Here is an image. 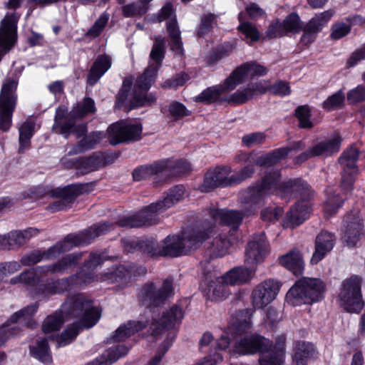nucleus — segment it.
I'll list each match as a JSON object with an SVG mask.
<instances>
[{
    "label": "nucleus",
    "mask_w": 365,
    "mask_h": 365,
    "mask_svg": "<svg viewBox=\"0 0 365 365\" xmlns=\"http://www.w3.org/2000/svg\"><path fill=\"white\" fill-rule=\"evenodd\" d=\"M299 193L302 197H309L311 190L309 185L299 180H287L279 182V174L274 172L266 176L259 187L253 188L249 192L250 200L245 203L246 214L237 211L213 210L211 215L216 223L237 227L245 215H251L262 205L264 196L275 194L282 199H287Z\"/></svg>",
    "instance_id": "nucleus-1"
},
{
    "label": "nucleus",
    "mask_w": 365,
    "mask_h": 365,
    "mask_svg": "<svg viewBox=\"0 0 365 365\" xmlns=\"http://www.w3.org/2000/svg\"><path fill=\"white\" fill-rule=\"evenodd\" d=\"M165 40L157 38L150 52V61L144 73L135 81L133 90L130 88L133 84L132 78H125L123 81V87L118 94V103L119 107L126 104L129 101L130 108L153 104L155 96L152 93L145 94L154 82L158 68L164 58Z\"/></svg>",
    "instance_id": "nucleus-2"
},
{
    "label": "nucleus",
    "mask_w": 365,
    "mask_h": 365,
    "mask_svg": "<svg viewBox=\"0 0 365 365\" xmlns=\"http://www.w3.org/2000/svg\"><path fill=\"white\" fill-rule=\"evenodd\" d=\"M244 319L237 324L238 335L234 346V352L240 354H262L260 365H283L284 359L285 336L281 335L276 339L274 349H268L269 341L267 339L255 334L245 331L251 326V318L248 312H244Z\"/></svg>",
    "instance_id": "nucleus-3"
},
{
    "label": "nucleus",
    "mask_w": 365,
    "mask_h": 365,
    "mask_svg": "<svg viewBox=\"0 0 365 365\" xmlns=\"http://www.w3.org/2000/svg\"><path fill=\"white\" fill-rule=\"evenodd\" d=\"M267 70L263 66L255 62H247L235 69L222 84L211 86L204 90L200 95L195 97V101L205 103H232L228 101L230 95L225 93L233 91L239 84L245 81L264 76Z\"/></svg>",
    "instance_id": "nucleus-4"
},
{
    "label": "nucleus",
    "mask_w": 365,
    "mask_h": 365,
    "mask_svg": "<svg viewBox=\"0 0 365 365\" xmlns=\"http://www.w3.org/2000/svg\"><path fill=\"white\" fill-rule=\"evenodd\" d=\"M73 313L79 317V322L68 327L59 337L56 342L58 346L69 344L78 335L81 329H88L94 326L99 320L101 312L98 308L87 300L83 295H78L73 304Z\"/></svg>",
    "instance_id": "nucleus-5"
},
{
    "label": "nucleus",
    "mask_w": 365,
    "mask_h": 365,
    "mask_svg": "<svg viewBox=\"0 0 365 365\" xmlns=\"http://www.w3.org/2000/svg\"><path fill=\"white\" fill-rule=\"evenodd\" d=\"M184 192L182 186H176L170 190L163 201L150 205L135 215L122 218L118 224L121 227H138L154 224L156 222V214L166 210L179 202L183 197Z\"/></svg>",
    "instance_id": "nucleus-6"
},
{
    "label": "nucleus",
    "mask_w": 365,
    "mask_h": 365,
    "mask_svg": "<svg viewBox=\"0 0 365 365\" xmlns=\"http://www.w3.org/2000/svg\"><path fill=\"white\" fill-rule=\"evenodd\" d=\"M111 225L108 222L99 223L90 227L86 231V239L82 235H68L63 241L59 242L51 247L47 253L40 254L38 252H34L31 255L24 257L21 262L24 265H31L37 263L43 259H48L52 257H56L60 252L69 250L73 247L81 245L88 243L90 240L93 239L109 230Z\"/></svg>",
    "instance_id": "nucleus-7"
},
{
    "label": "nucleus",
    "mask_w": 365,
    "mask_h": 365,
    "mask_svg": "<svg viewBox=\"0 0 365 365\" xmlns=\"http://www.w3.org/2000/svg\"><path fill=\"white\" fill-rule=\"evenodd\" d=\"M325 287L318 278L303 277L299 279L288 291L286 301L293 306L311 304L324 298Z\"/></svg>",
    "instance_id": "nucleus-8"
},
{
    "label": "nucleus",
    "mask_w": 365,
    "mask_h": 365,
    "mask_svg": "<svg viewBox=\"0 0 365 365\" xmlns=\"http://www.w3.org/2000/svg\"><path fill=\"white\" fill-rule=\"evenodd\" d=\"M252 173V168L247 166L242 170L240 177L235 178L233 175L230 176L231 170L227 167L212 168L206 173L200 189L202 192H208L218 187L231 185L249 177Z\"/></svg>",
    "instance_id": "nucleus-9"
},
{
    "label": "nucleus",
    "mask_w": 365,
    "mask_h": 365,
    "mask_svg": "<svg viewBox=\"0 0 365 365\" xmlns=\"http://www.w3.org/2000/svg\"><path fill=\"white\" fill-rule=\"evenodd\" d=\"M195 230L184 233L182 237L173 235L167 237L161 243L158 251L160 255L178 257L200 246V240L196 241Z\"/></svg>",
    "instance_id": "nucleus-10"
},
{
    "label": "nucleus",
    "mask_w": 365,
    "mask_h": 365,
    "mask_svg": "<svg viewBox=\"0 0 365 365\" xmlns=\"http://www.w3.org/2000/svg\"><path fill=\"white\" fill-rule=\"evenodd\" d=\"M17 81L7 79L2 86L0 93V130L6 131L11 125L12 113L15 108L17 96Z\"/></svg>",
    "instance_id": "nucleus-11"
},
{
    "label": "nucleus",
    "mask_w": 365,
    "mask_h": 365,
    "mask_svg": "<svg viewBox=\"0 0 365 365\" xmlns=\"http://www.w3.org/2000/svg\"><path fill=\"white\" fill-rule=\"evenodd\" d=\"M210 227L195 230L196 241L200 240V245L203 244L209 255L212 257H220L229 252L232 242L227 239L225 235L212 233Z\"/></svg>",
    "instance_id": "nucleus-12"
},
{
    "label": "nucleus",
    "mask_w": 365,
    "mask_h": 365,
    "mask_svg": "<svg viewBox=\"0 0 365 365\" xmlns=\"http://www.w3.org/2000/svg\"><path fill=\"white\" fill-rule=\"evenodd\" d=\"M142 127L140 124H131L119 121L108 128V139L111 144L116 145L128 140H138L140 138Z\"/></svg>",
    "instance_id": "nucleus-13"
},
{
    "label": "nucleus",
    "mask_w": 365,
    "mask_h": 365,
    "mask_svg": "<svg viewBox=\"0 0 365 365\" xmlns=\"http://www.w3.org/2000/svg\"><path fill=\"white\" fill-rule=\"evenodd\" d=\"M81 257V254H72L68 255L66 257L63 259V265L61 263L58 264H54L52 266H48L46 267H38L35 269H32L31 270L24 272L19 276L14 277L11 279V284H19L24 283L31 284L35 281L36 279H38L42 273H46L48 272H61L65 269L68 264H71L74 261L80 259Z\"/></svg>",
    "instance_id": "nucleus-14"
},
{
    "label": "nucleus",
    "mask_w": 365,
    "mask_h": 365,
    "mask_svg": "<svg viewBox=\"0 0 365 365\" xmlns=\"http://www.w3.org/2000/svg\"><path fill=\"white\" fill-rule=\"evenodd\" d=\"M201 289L206 297L214 302L225 299L230 294L227 284L217 272L207 274L201 283Z\"/></svg>",
    "instance_id": "nucleus-15"
},
{
    "label": "nucleus",
    "mask_w": 365,
    "mask_h": 365,
    "mask_svg": "<svg viewBox=\"0 0 365 365\" xmlns=\"http://www.w3.org/2000/svg\"><path fill=\"white\" fill-rule=\"evenodd\" d=\"M280 289L278 281L269 279L255 287L252 293V305L256 309H262L274 301Z\"/></svg>",
    "instance_id": "nucleus-16"
},
{
    "label": "nucleus",
    "mask_w": 365,
    "mask_h": 365,
    "mask_svg": "<svg viewBox=\"0 0 365 365\" xmlns=\"http://www.w3.org/2000/svg\"><path fill=\"white\" fill-rule=\"evenodd\" d=\"M167 20V31L171 39V49L175 53L180 54L182 52L180 31L175 16L173 6L170 3L166 4L160 10L158 17V21Z\"/></svg>",
    "instance_id": "nucleus-17"
},
{
    "label": "nucleus",
    "mask_w": 365,
    "mask_h": 365,
    "mask_svg": "<svg viewBox=\"0 0 365 365\" xmlns=\"http://www.w3.org/2000/svg\"><path fill=\"white\" fill-rule=\"evenodd\" d=\"M268 253V243L264 234L255 236L248 243L245 252V266L256 269Z\"/></svg>",
    "instance_id": "nucleus-18"
},
{
    "label": "nucleus",
    "mask_w": 365,
    "mask_h": 365,
    "mask_svg": "<svg viewBox=\"0 0 365 365\" xmlns=\"http://www.w3.org/2000/svg\"><path fill=\"white\" fill-rule=\"evenodd\" d=\"M173 294V282L168 279L164 281L160 289H156L153 284H150L141 290L142 300L147 305L158 306Z\"/></svg>",
    "instance_id": "nucleus-19"
},
{
    "label": "nucleus",
    "mask_w": 365,
    "mask_h": 365,
    "mask_svg": "<svg viewBox=\"0 0 365 365\" xmlns=\"http://www.w3.org/2000/svg\"><path fill=\"white\" fill-rule=\"evenodd\" d=\"M341 141L340 136L338 134H334L328 139L320 141L312 146L307 152L302 154L299 159L302 162L309 157L331 155L339 150Z\"/></svg>",
    "instance_id": "nucleus-20"
},
{
    "label": "nucleus",
    "mask_w": 365,
    "mask_h": 365,
    "mask_svg": "<svg viewBox=\"0 0 365 365\" xmlns=\"http://www.w3.org/2000/svg\"><path fill=\"white\" fill-rule=\"evenodd\" d=\"M359 152L355 147H351L344 151L339 159L341 165L344 167L341 186L345 190H349L354 182V175L356 173L355 163L358 158Z\"/></svg>",
    "instance_id": "nucleus-21"
},
{
    "label": "nucleus",
    "mask_w": 365,
    "mask_h": 365,
    "mask_svg": "<svg viewBox=\"0 0 365 365\" xmlns=\"http://www.w3.org/2000/svg\"><path fill=\"white\" fill-rule=\"evenodd\" d=\"M343 240L349 247H353L360 240L362 233V220L359 213L355 212L349 215L344 220Z\"/></svg>",
    "instance_id": "nucleus-22"
},
{
    "label": "nucleus",
    "mask_w": 365,
    "mask_h": 365,
    "mask_svg": "<svg viewBox=\"0 0 365 365\" xmlns=\"http://www.w3.org/2000/svg\"><path fill=\"white\" fill-rule=\"evenodd\" d=\"M66 113V110L63 107L56 110L53 128L56 133L63 135L66 138L71 133H74L77 138H80L86 132V126L85 125L75 126L71 119L64 118Z\"/></svg>",
    "instance_id": "nucleus-23"
},
{
    "label": "nucleus",
    "mask_w": 365,
    "mask_h": 365,
    "mask_svg": "<svg viewBox=\"0 0 365 365\" xmlns=\"http://www.w3.org/2000/svg\"><path fill=\"white\" fill-rule=\"evenodd\" d=\"M183 318V313L180 308L177 306L172 307L170 309L163 312L160 321L154 322L150 326L152 334L158 336L165 329L174 327L180 323Z\"/></svg>",
    "instance_id": "nucleus-24"
},
{
    "label": "nucleus",
    "mask_w": 365,
    "mask_h": 365,
    "mask_svg": "<svg viewBox=\"0 0 365 365\" xmlns=\"http://www.w3.org/2000/svg\"><path fill=\"white\" fill-rule=\"evenodd\" d=\"M311 206L309 202L302 200L298 202L287 212L283 220V226L286 227H294L302 224L309 216Z\"/></svg>",
    "instance_id": "nucleus-25"
},
{
    "label": "nucleus",
    "mask_w": 365,
    "mask_h": 365,
    "mask_svg": "<svg viewBox=\"0 0 365 365\" xmlns=\"http://www.w3.org/2000/svg\"><path fill=\"white\" fill-rule=\"evenodd\" d=\"M334 235L329 232H321L316 237L315 250L311 258V263L316 264L322 260L324 257L334 247Z\"/></svg>",
    "instance_id": "nucleus-26"
},
{
    "label": "nucleus",
    "mask_w": 365,
    "mask_h": 365,
    "mask_svg": "<svg viewBox=\"0 0 365 365\" xmlns=\"http://www.w3.org/2000/svg\"><path fill=\"white\" fill-rule=\"evenodd\" d=\"M270 89L269 85L266 82H258L250 84L246 87L239 88L236 92L231 94L228 101H233L234 103L240 104L247 102L257 95L264 93Z\"/></svg>",
    "instance_id": "nucleus-27"
},
{
    "label": "nucleus",
    "mask_w": 365,
    "mask_h": 365,
    "mask_svg": "<svg viewBox=\"0 0 365 365\" xmlns=\"http://www.w3.org/2000/svg\"><path fill=\"white\" fill-rule=\"evenodd\" d=\"M123 344H115L106 349L102 354L88 361L85 365H111L128 352Z\"/></svg>",
    "instance_id": "nucleus-28"
},
{
    "label": "nucleus",
    "mask_w": 365,
    "mask_h": 365,
    "mask_svg": "<svg viewBox=\"0 0 365 365\" xmlns=\"http://www.w3.org/2000/svg\"><path fill=\"white\" fill-rule=\"evenodd\" d=\"M255 270L251 269L250 266L237 267L230 269L222 277L227 285H240L248 282L252 278Z\"/></svg>",
    "instance_id": "nucleus-29"
},
{
    "label": "nucleus",
    "mask_w": 365,
    "mask_h": 365,
    "mask_svg": "<svg viewBox=\"0 0 365 365\" xmlns=\"http://www.w3.org/2000/svg\"><path fill=\"white\" fill-rule=\"evenodd\" d=\"M279 263L295 275L302 273L304 262L299 251L292 250L279 257Z\"/></svg>",
    "instance_id": "nucleus-30"
},
{
    "label": "nucleus",
    "mask_w": 365,
    "mask_h": 365,
    "mask_svg": "<svg viewBox=\"0 0 365 365\" xmlns=\"http://www.w3.org/2000/svg\"><path fill=\"white\" fill-rule=\"evenodd\" d=\"M62 164L68 168H76L80 173L85 174L98 169L101 164V159L99 155L88 158H76L68 162L63 158Z\"/></svg>",
    "instance_id": "nucleus-31"
},
{
    "label": "nucleus",
    "mask_w": 365,
    "mask_h": 365,
    "mask_svg": "<svg viewBox=\"0 0 365 365\" xmlns=\"http://www.w3.org/2000/svg\"><path fill=\"white\" fill-rule=\"evenodd\" d=\"M338 298L341 307L350 313L360 312L364 305L362 294H355L340 289Z\"/></svg>",
    "instance_id": "nucleus-32"
},
{
    "label": "nucleus",
    "mask_w": 365,
    "mask_h": 365,
    "mask_svg": "<svg viewBox=\"0 0 365 365\" xmlns=\"http://www.w3.org/2000/svg\"><path fill=\"white\" fill-rule=\"evenodd\" d=\"M111 58L108 55L99 56L90 71L88 83L94 85L111 66Z\"/></svg>",
    "instance_id": "nucleus-33"
},
{
    "label": "nucleus",
    "mask_w": 365,
    "mask_h": 365,
    "mask_svg": "<svg viewBox=\"0 0 365 365\" xmlns=\"http://www.w3.org/2000/svg\"><path fill=\"white\" fill-rule=\"evenodd\" d=\"M31 355L43 364L51 365L53 358L46 339H41L30 346Z\"/></svg>",
    "instance_id": "nucleus-34"
},
{
    "label": "nucleus",
    "mask_w": 365,
    "mask_h": 365,
    "mask_svg": "<svg viewBox=\"0 0 365 365\" xmlns=\"http://www.w3.org/2000/svg\"><path fill=\"white\" fill-rule=\"evenodd\" d=\"M144 324L138 321H130L120 326L112 335L113 341H123L141 330Z\"/></svg>",
    "instance_id": "nucleus-35"
},
{
    "label": "nucleus",
    "mask_w": 365,
    "mask_h": 365,
    "mask_svg": "<svg viewBox=\"0 0 365 365\" xmlns=\"http://www.w3.org/2000/svg\"><path fill=\"white\" fill-rule=\"evenodd\" d=\"M315 354V350L312 344L304 341L297 343L294 360L297 365H306L309 359Z\"/></svg>",
    "instance_id": "nucleus-36"
},
{
    "label": "nucleus",
    "mask_w": 365,
    "mask_h": 365,
    "mask_svg": "<svg viewBox=\"0 0 365 365\" xmlns=\"http://www.w3.org/2000/svg\"><path fill=\"white\" fill-rule=\"evenodd\" d=\"M34 129L35 124L31 120L24 122L19 128V150L21 152L29 148Z\"/></svg>",
    "instance_id": "nucleus-37"
},
{
    "label": "nucleus",
    "mask_w": 365,
    "mask_h": 365,
    "mask_svg": "<svg viewBox=\"0 0 365 365\" xmlns=\"http://www.w3.org/2000/svg\"><path fill=\"white\" fill-rule=\"evenodd\" d=\"M103 136V133L101 132L92 133L89 135L84 138L82 140H81L77 146L69 151V153L77 154L78 153L83 152L85 150L92 148L96 143L100 142Z\"/></svg>",
    "instance_id": "nucleus-38"
},
{
    "label": "nucleus",
    "mask_w": 365,
    "mask_h": 365,
    "mask_svg": "<svg viewBox=\"0 0 365 365\" xmlns=\"http://www.w3.org/2000/svg\"><path fill=\"white\" fill-rule=\"evenodd\" d=\"M289 150L290 149L288 148H282L275 150L271 153L261 155L257 160V165L259 166H265L275 164L282 158L286 156L288 154Z\"/></svg>",
    "instance_id": "nucleus-39"
},
{
    "label": "nucleus",
    "mask_w": 365,
    "mask_h": 365,
    "mask_svg": "<svg viewBox=\"0 0 365 365\" xmlns=\"http://www.w3.org/2000/svg\"><path fill=\"white\" fill-rule=\"evenodd\" d=\"M334 14V10H327L316 14L307 24L309 29L319 33L327 24Z\"/></svg>",
    "instance_id": "nucleus-40"
},
{
    "label": "nucleus",
    "mask_w": 365,
    "mask_h": 365,
    "mask_svg": "<svg viewBox=\"0 0 365 365\" xmlns=\"http://www.w3.org/2000/svg\"><path fill=\"white\" fill-rule=\"evenodd\" d=\"M38 306L36 304L29 305L21 310L14 314L10 321L12 323L19 322L22 324L30 325V320L37 311Z\"/></svg>",
    "instance_id": "nucleus-41"
},
{
    "label": "nucleus",
    "mask_w": 365,
    "mask_h": 365,
    "mask_svg": "<svg viewBox=\"0 0 365 365\" xmlns=\"http://www.w3.org/2000/svg\"><path fill=\"white\" fill-rule=\"evenodd\" d=\"M96 111L94 101L90 98H84L79 102L71 111V118H82Z\"/></svg>",
    "instance_id": "nucleus-42"
},
{
    "label": "nucleus",
    "mask_w": 365,
    "mask_h": 365,
    "mask_svg": "<svg viewBox=\"0 0 365 365\" xmlns=\"http://www.w3.org/2000/svg\"><path fill=\"white\" fill-rule=\"evenodd\" d=\"M164 113L172 120H177L190 115V111L186 107L179 102H172L164 108Z\"/></svg>",
    "instance_id": "nucleus-43"
},
{
    "label": "nucleus",
    "mask_w": 365,
    "mask_h": 365,
    "mask_svg": "<svg viewBox=\"0 0 365 365\" xmlns=\"http://www.w3.org/2000/svg\"><path fill=\"white\" fill-rule=\"evenodd\" d=\"M164 165L158 163H155L151 165L142 166L136 168L133 172V179L136 181H140L146 179L153 174H157L163 170Z\"/></svg>",
    "instance_id": "nucleus-44"
},
{
    "label": "nucleus",
    "mask_w": 365,
    "mask_h": 365,
    "mask_svg": "<svg viewBox=\"0 0 365 365\" xmlns=\"http://www.w3.org/2000/svg\"><path fill=\"white\" fill-rule=\"evenodd\" d=\"M363 279L358 275H352L345 279L341 284L340 289L352 292L355 294H362L361 285Z\"/></svg>",
    "instance_id": "nucleus-45"
},
{
    "label": "nucleus",
    "mask_w": 365,
    "mask_h": 365,
    "mask_svg": "<svg viewBox=\"0 0 365 365\" xmlns=\"http://www.w3.org/2000/svg\"><path fill=\"white\" fill-rule=\"evenodd\" d=\"M38 230L35 228H29L24 231H15L9 233L11 241L13 243V247L24 244L26 241L29 240L32 236L36 235Z\"/></svg>",
    "instance_id": "nucleus-46"
},
{
    "label": "nucleus",
    "mask_w": 365,
    "mask_h": 365,
    "mask_svg": "<svg viewBox=\"0 0 365 365\" xmlns=\"http://www.w3.org/2000/svg\"><path fill=\"white\" fill-rule=\"evenodd\" d=\"M63 323L61 314L55 313L53 315L48 317L43 324V332L48 334L58 330Z\"/></svg>",
    "instance_id": "nucleus-47"
},
{
    "label": "nucleus",
    "mask_w": 365,
    "mask_h": 365,
    "mask_svg": "<svg viewBox=\"0 0 365 365\" xmlns=\"http://www.w3.org/2000/svg\"><path fill=\"white\" fill-rule=\"evenodd\" d=\"M151 0H140V5L129 4L123 7V14L125 16H133L144 14L148 9V4Z\"/></svg>",
    "instance_id": "nucleus-48"
},
{
    "label": "nucleus",
    "mask_w": 365,
    "mask_h": 365,
    "mask_svg": "<svg viewBox=\"0 0 365 365\" xmlns=\"http://www.w3.org/2000/svg\"><path fill=\"white\" fill-rule=\"evenodd\" d=\"M239 31L243 34L251 42L257 41L260 34L257 27L250 22H241L238 26Z\"/></svg>",
    "instance_id": "nucleus-49"
},
{
    "label": "nucleus",
    "mask_w": 365,
    "mask_h": 365,
    "mask_svg": "<svg viewBox=\"0 0 365 365\" xmlns=\"http://www.w3.org/2000/svg\"><path fill=\"white\" fill-rule=\"evenodd\" d=\"M342 205V200L336 195L329 196L324 204V211L326 217L334 215Z\"/></svg>",
    "instance_id": "nucleus-50"
},
{
    "label": "nucleus",
    "mask_w": 365,
    "mask_h": 365,
    "mask_svg": "<svg viewBox=\"0 0 365 365\" xmlns=\"http://www.w3.org/2000/svg\"><path fill=\"white\" fill-rule=\"evenodd\" d=\"M344 101V95L341 91H339L330 97H329L324 103L323 107L329 110L337 109L341 107Z\"/></svg>",
    "instance_id": "nucleus-51"
},
{
    "label": "nucleus",
    "mask_w": 365,
    "mask_h": 365,
    "mask_svg": "<svg viewBox=\"0 0 365 365\" xmlns=\"http://www.w3.org/2000/svg\"><path fill=\"white\" fill-rule=\"evenodd\" d=\"M109 19L108 14H102L94 23L93 26L88 31L87 36L96 38L100 35Z\"/></svg>",
    "instance_id": "nucleus-52"
},
{
    "label": "nucleus",
    "mask_w": 365,
    "mask_h": 365,
    "mask_svg": "<svg viewBox=\"0 0 365 365\" xmlns=\"http://www.w3.org/2000/svg\"><path fill=\"white\" fill-rule=\"evenodd\" d=\"M311 110L307 106H302L296 110V115L299 121L300 127L303 128H309L313 126V123L310 120Z\"/></svg>",
    "instance_id": "nucleus-53"
},
{
    "label": "nucleus",
    "mask_w": 365,
    "mask_h": 365,
    "mask_svg": "<svg viewBox=\"0 0 365 365\" xmlns=\"http://www.w3.org/2000/svg\"><path fill=\"white\" fill-rule=\"evenodd\" d=\"M282 24L286 33L297 31L302 27L299 16L295 13L290 14L287 16Z\"/></svg>",
    "instance_id": "nucleus-54"
},
{
    "label": "nucleus",
    "mask_w": 365,
    "mask_h": 365,
    "mask_svg": "<svg viewBox=\"0 0 365 365\" xmlns=\"http://www.w3.org/2000/svg\"><path fill=\"white\" fill-rule=\"evenodd\" d=\"M286 34V31L284 29L283 24L279 21V20L276 19L272 21L269 27L267 28L264 38H273L281 36Z\"/></svg>",
    "instance_id": "nucleus-55"
},
{
    "label": "nucleus",
    "mask_w": 365,
    "mask_h": 365,
    "mask_svg": "<svg viewBox=\"0 0 365 365\" xmlns=\"http://www.w3.org/2000/svg\"><path fill=\"white\" fill-rule=\"evenodd\" d=\"M350 26L347 24L339 22L336 23L331 26V38L334 40H338L350 31Z\"/></svg>",
    "instance_id": "nucleus-56"
},
{
    "label": "nucleus",
    "mask_w": 365,
    "mask_h": 365,
    "mask_svg": "<svg viewBox=\"0 0 365 365\" xmlns=\"http://www.w3.org/2000/svg\"><path fill=\"white\" fill-rule=\"evenodd\" d=\"M347 100L350 103H356L365 100V86L360 85L347 93Z\"/></svg>",
    "instance_id": "nucleus-57"
},
{
    "label": "nucleus",
    "mask_w": 365,
    "mask_h": 365,
    "mask_svg": "<svg viewBox=\"0 0 365 365\" xmlns=\"http://www.w3.org/2000/svg\"><path fill=\"white\" fill-rule=\"evenodd\" d=\"M265 140V135L262 133H253L245 135L242 138V143L247 146H252L260 144Z\"/></svg>",
    "instance_id": "nucleus-58"
},
{
    "label": "nucleus",
    "mask_w": 365,
    "mask_h": 365,
    "mask_svg": "<svg viewBox=\"0 0 365 365\" xmlns=\"http://www.w3.org/2000/svg\"><path fill=\"white\" fill-rule=\"evenodd\" d=\"M216 23L215 17L212 14L205 16L201 21L199 27L198 34L200 36L204 35Z\"/></svg>",
    "instance_id": "nucleus-59"
},
{
    "label": "nucleus",
    "mask_w": 365,
    "mask_h": 365,
    "mask_svg": "<svg viewBox=\"0 0 365 365\" xmlns=\"http://www.w3.org/2000/svg\"><path fill=\"white\" fill-rule=\"evenodd\" d=\"M283 213L280 207L267 208L262 211V218L266 221H274L279 218Z\"/></svg>",
    "instance_id": "nucleus-60"
},
{
    "label": "nucleus",
    "mask_w": 365,
    "mask_h": 365,
    "mask_svg": "<svg viewBox=\"0 0 365 365\" xmlns=\"http://www.w3.org/2000/svg\"><path fill=\"white\" fill-rule=\"evenodd\" d=\"M270 91L276 95L287 96L291 93L289 84L286 82L279 81L270 87Z\"/></svg>",
    "instance_id": "nucleus-61"
},
{
    "label": "nucleus",
    "mask_w": 365,
    "mask_h": 365,
    "mask_svg": "<svg viewBox=\"0 0 365 365\" xmlns=\"http://www.w3.org/2000/svg\"><path fill=\"white\" fill-rule=\"evenodd\" d=\"M72 200V197H68L57 199L50 205L49 209L53 212L63 210V209L68 206V205L71 202Z\"/></svg>",
    "instance_id": "nucleus-62"
},
{
    "label": "nucleus",
    "mask_w": 365,
    "mask_h": 365,
    "mask_svg": "<svg viewBox=\"0 0 365 365\" xmlns=\"http://www.w3.org/2000/svg\"><path fill=\"white\" fill-rule=\"evenodd\" d=\"M246 11L252 19H259L264 15V11L255 3H250L246 6Z\"/></svg>",
    "instance_id": "nucleus-63"
},
{
    "label": "nucleus",
    "mask_w": 365,
    "mask_h": 365,
    "mask_svg": "<svg viewBox=\"0 0 365 365\" xmlns=\"http://www.w3.org/2000/svg\"><path fill=\"white\" fill-rule=\"evenodd\" d=\"M222 361V355L216 352L213 355L210 354L208 356L203 358L195 365H217Z\"/></svg>",
    "instance_id": "nucleus-64"
}]
</instances>
